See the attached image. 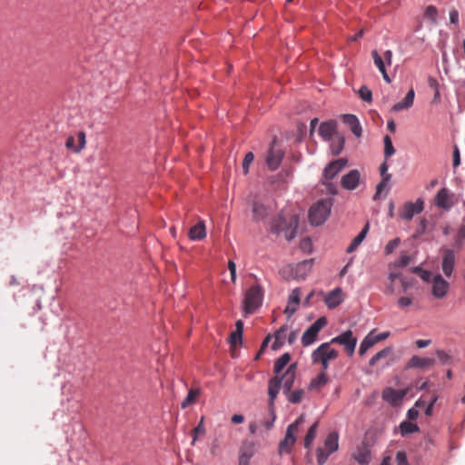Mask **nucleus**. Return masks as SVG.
I'll use <instances>...</instances> for the list:
<instances>
[{
  "mask_svg": "<svg viewBox=\"0 0 465 465\" xmlns=\"http://www.w3.org/2000/svg\"><path fill=\"white\" fill-rule=\"evenodd\" d=\"M255 451V443L252 440H244L240 448L239 455L252 459Z\"/></svg>",
  "mask_w": 465,
  "mask_h": 465,
  "instance_id": "obj_30",
  "label": "nucleus"
},
{
  "mask_svg": "<svg viewBox=\"0 0 465 465\" xmlns=\"http://www.w3.org/2000/svg\"><path fill=\"white\" fill-rule=\"evenodd\" d=\"M287 395L288 401L291 403L297 404L302 401L304 391L302 389L296 390L293 392L285 393Z\"/></svg>",
  "mask_w": 465,
  "mask_h": 465,
  "instance_id": "obj_42",
  "label": "nucleus"
},
{
  "mask_svg": "<svg viewBox=\"0 0 465 465\" xmlns=\"http://www.w3.org/2000/svg\"><path fill=\"white\" fill-rule=\"evenodd\" d=\"M389 336H390V332L389 331H384V332H381V333H380L378 335H375V336L372 335V338L374 339V341H376V343H377L379 341H381L387 339Z\"/></svg>",
  "mask_w": 465,
  "mask_h": 465,
  "instance_id": "obj_60",
  "label": "nucleus"
},
{
  "mask_svg": "<svg viewBox=\"0 0 465 465\" xmlns=\"http://www.w3.org/2000/svg\"><path fill=\"white\" fill-rule=\"evenodd\" d=\"M289 302H293V304L300 303V289L295 288L292 290V293L289 296Z\"/></svg>",
  "mask_w": 465,
  "mask_h": 465,
  "instance_id": "obj_52",
  "label": "nucleus"
},
{
  "mask_svg": "<svg viewBox=\"0 0 465 465\" xmlns=\"http://www.w3.org/2000/svg\"><path fill=\"white\" fill-rule=\"evenodd\" d=\"M414 96H415V93H414V90L411 88L407 93L406 96L404 97V99L401 102H399L392 106L391 111L392 112H400V111L407 110V109L411 108L413 105Z\"/></svg>",
  "mask_w": 465,
  "mask_h": 465,
  "instance_id": "obj_24",
  "label": "nucleus"
},
{
  "mask_svg": "<svg viewBox=\"0 0 465 465\" xmlns=\"http://www.w3.org/2000/svg\"><path fill=\"white\" fill-rule=\"evenodd\" d=\"M383 60H385V62L391 65V59H392V52L391 50H387L385 53H384V55H383Z\"/></svg>",
  "mask_w": 465,
  "mask_h": 465,
  "instance_id": "obj_63",
  "label": "nucleus"
},
{
  "mask_svg": "<svg viewBox=\"0 0 465 465\" xmlns=\"http://www.w3.org/2000/svg\"><path fill=\"white\" fill-rule=\"evenodd\" d=\"M336 123L334 121L324 122L320 125L319 134L324 140H330L336 132Z\"/></svg>",
  "mask_w": 465,
  "mask_h": 465,
  "instance_id": "obj_25",
  "label": "nucleus"
},
{
  "mask_svg": "<svg viewBox=\"0 0 465 465\" xmlns=\"http://www.w3.org/2000/svg\"><path fill=\"white\" fill-rule=\"evenodd\" d=\"M397 465H409L407 455L404 451H398L396 454Z\"/></svg>",
  "mask_w": 465,
  "mask_h": 465,
  "instance_id": "obj_53",
  "label": "nucleus"
},
{
  "mask_svg": "<svg viewBox=\"0 0 465 465\" xmlns=\"http://www.w3.org/2000/svg\"><path fill=\"white\" fill-rule=\"evenodd\" d=\"M331 344H340L344 347L345 352L348 356H352L357 345V338L353 335L351 330H348L341 334L333 337L330 341Z\"/></svg>",
  "mask_w": 465,
  "mask_h": 465,
  "instance_id": "obj_6",
  "label": "nucleus"
},
{
  "mask_svg": "<svg viewBox=\"0 0 465 465\" xmlns=\"http://www.w3.org/2000/svg\"><path fill=\"white\" fill-rule=\"evenodd\" d=\"M262 302V292L259 286H252L244 295L243 312L244 315L252 314L261 305Z\"/></svg>",
  "mask_w": 465,
  "mask_h": 465,
  "instance_id": "obj_4",
  "label": "nucleus"
},
{
  "mask_svg": "<svg viewBox=\"0 0 465 465\" xmlns=\"http://www.w3.org/2000/svg\"><path fill=\"white\" fill-rule=\"evenodd\" d=\"M360 97L365 101L370 103L371 101V92L366 86H361L359 90Z\"/></svg>",
  "mask_w": 465,
  "mask_h": 465,
  "instance_id": "obj_47",
  "label": "nucleus"
},
{
  "mask_svg": "<svg viewBox=\"0 0 465 465\" xmlns=\"http://www.w3.org/2000/svg\"><path fill=\"white\" fill-rule=\"evenodd\" d=\"M78 143L75 144V138L69 136L65 142V147L74 153H80L86 144V134L84 131H79L76 134Z\"/></svg>",
  "mask_w": 465,
  "mask_h": 465,
  "instance_id": "obj_16",
  "label": "nucleus"
},
{
  "mask_svg": "<svg viewBox=\"0 0 465 465\" xmlns=\"http://www.w3.org/2000/svg\"><path fill=\"white\" fill-rule=\"evenodd\" d=\"M430 343H431L430 340H417L416 341L417 347L420 348V349L429 346Z\"/></svg>",
  "mask_w": 465,
  "mask_h": 465,
  "instance_id": "obj_61",
  "label": "nucleus"
},
{
  "mask_svg": "<svg viewBox=\"0 0 465 465\" xmlns=\"http://www.w3.org/2000/svg\"><path fill=\"white\" fill-rule=\"evenodd\" d=\"M419 430H420L419 426L411 421L405 420L400 424V431L402 436H405V435H408L411 433H414V432H418Z\"/></svg>",
  "mask_w": 465,
  "mask_h": 465,
  "instance_id": "obj_35",
  "label": "nucleus"
},
{
  "mask_svg": "<svg viewBox=\"0 0 465 465\" xmlns=\"http://www.w3.org/2000/svg\"><path fill=\"white\" fill-rule=\"evenodd\" d=\"M449 290V283L440 274L433 276L432 279V294L436 298H443Z\"/></svg>",
  "mask_w": 465,
  "mask_h": 465,
  "instance_id": "obj_15",
  "label": "nucleus"
},
{
  "mask_svg": "<svg viewBox=\"0 0 465 465\" xmlns=\"http://www.w3.org/2000/svg\"><path fill=\"white\" fill-rule=\"evenodd\" d=\"M304 422V416L301 415L293 423L287 428L285 437L279 444V454L290 453L296 441L295 434L298 432V427Z\"/></svg>",
  "mask_w": 465,
  "mask_h": 465,
  "instance_id": "obj_5",
  "label": "nucleus"
},
{
  "mask_svg": "<svg viewBox=\"0 0 465 465\" xmlns=\"http://www.w3.org/2000/svg\"><path fill=\"white\" fill-rule=\"evenodd\" d=\"M450 21L454 25L459 23V12L457 9L453 8L450 11Z\"/></svg>",
  "mask_w": 465,
  "mask_h": 465,
  "instance_id": "obj_56",
  "label": "nucleus"
},
{
  "mask_svg": "<svg viewBox=\"0 0 465 465\" xmlns=\"http://www.w3.org/2000/svg\"><path fill=\"white\" fill-rule=\"evenodd\" d=\"M272 203H264L262 201L256 200L252 204L253 219L256 221L263 220L272 212Z\"/></svg>",
  "mask_w": 465,
  "mask_h": 465,
  "instance_id": "obj_9",
  "label": "nucleus"
},
{
  "mask_svg": "<svg viewBox=\"0 0 465 465\" xmlns=\"http://www.w3.org/2000/svg\"><path fill=\"white\" fill-rule=\"evenodd\" d=\"M408 391V389L394 390L392 388H386L382 391V399L391 405H398L407 395Z\"/></svg>",
  "mask_w": 465,
  "mask_h": 465,
  "instance_id": "obj_11",
  "label": "nucleus"
},
{
  "mask_svg": "<svg viewBox=\"0 0 465 465\" xmlns=\"http://www.w3.org/2000/svg\"><path fill=\"white\" fill-rule=\"evenodd\" d=\"M413 304V300L411 297H400L397 301V305L400 309H404Z\"/></svg>",
  "mask_w": 465,
  "mask_h": 465,
  "instance_id": "obj_49",
  "label": "nucleus"
},
{
  "mask_svg": "<svg viewBox=\"0 0 465 465\" xmlns=\"http://www.w3.org/2000/svg\"><path fill=\"white\" fill-rule=\"evenodd\" d=\"M188 236L193 241H201L206 236V229L203 221H199L189 230Z\"/></svg>",
  "mask_w": 465,
  "mask_h": 465,
  "instance_id": "obj_23",
  "label": "nucleus"
},
{
  "mask_svg": "<svg viewBox=\"0 0 465 465\" xmlns=\"http://www.w3.org/2000/svg\"><path fill=\"white\" fill-rule=\"evenodd\" d=\"M391 179V175H387L384 178H381V181L376 186V193L373 196V200L379 199L381 193L383 191L389 190V188H390L389 183H390Z\"/></svg>",
  "mask_w": 465,
  "mask_h": 465,
  "instance_id": "obj_37",
  "label": "nucleus"
},
{
  "mask_svg": "<svg viewBox=\"0 0 465 465\" xmlns=\"http://www.w3.org/2000/svg\"><path fill=\"white\" fill-rule=\"evenodd\" d=\"M339 351L331 348V344L327 341L322 343L312 353V362L314 365H320L321 370L327 371L330 366V361L338 358Z\"/></svg>",
  "mask_w": 465,
  "mask_h": 465,
  "instance_id": "obj_2",
  "label": "nucleus"
},
{
  "mask_svg": "<svg viewBox=\"0 0 465 465\" xmlns=\"http://www.w3.org/2000/svg\"><path fill=\"white\" fill-rule=\"evenodd\" d=\"M460 163V150L457 145L453 148V167H458Z\"/></svg>",
  "mask_w": 465,
  "mask_h": 465,
  "instance_id": "obj_54",
  "label": "nucleus"
},
{
  "mask_svg": "<svg viewBox=\"0 0 465 465\" xmlns=\"http://www.w3.org/2000/svg\"><path fill=\"white\" fill-rule=\"evenodd\" d=\"M438 10L434 5H428L424 11V17L431 22L437 24Z\"/></svg>",
  "mask_w": 465,
  "mask_h": 465,
  "instance_id": "obj_41",
  "label": "nucleus"
},
{
  "mask_svg": "<svg viewBox=\"0 0 465 465\" xmlns=\"http://www.w3.org/2000/svg\"><path fill=\"white\" fill-rule=\"evenodd\" d=\"M291 356L289 353L282 354L274 364V372L276 376H278L282 371L286 367V365L290 362Z\"/></svg>",
  "mask_w": 465,
  "mask_h": 465,
  "instance_id": "obj_36",
  "label": "nucleus"
},
{
  "mask_svg": "<svg viewBox=\"0 0 465 465\" xmlns=\"http://www.w3.org/2000/svg\"><path fill=\"white\" fill-rule=\"evenodd\" d=\"M399 244H400L399 238H395V239L390 241L385 246L386 253H388V254L391 253L398 247Z\"/></svg>",
  "mask_w": 465,
  "mask_h": 465,
  "instance_id": "obj_50",
  "label": "nucleus"
},
{
  "mask_svg": "<svg viewBox=\"0 0 465 465\" xmlns=\"http://www.w3.org/2000/svg\"><path fill=\"white\" fill-rule=\"evenodd\" d=\"M384 143V156L386 159L395 153V149L392 144V141L389 135H385L383 138Z\"/></svg>",
  "mask_w": 465,
  "mask_h": 465,
  "instance_id": "obj_43",
  "label": "nucleus"
},
{
  "mask_svg": "<svg viewBox=\"0 0 465 465\" xmlns=\"http://www.w3.org/2000/svg\"><path fill=\"white\" fill-rule=\"evenodd\" d=\"M351 458L360 465H369L371 460V453L369 445L366 442L359 444L351 453Z\"/></svg>",
  "mask_w": 465,
  "mask_h": 465,
  "instance_id": "obj_8",
  "label": "nucleus"
},
{
  "mask_svg": "<svg viewBox=\"0 0 465 465\" xmlns=\"http://www.w3.org/2000/svg\"><path fill=\"white\" fill-rule=\"evenodd\" d=\"M361 179V173L358 170H351L348 173L344 174L341 179V185L343 189L352 191L355 190Z\"/></svg>",
  "mask_w": 465,
  "mask_h": 465,
  "instance_id": "obj_14",
  "label": "nucleus"
},
{
  "mask_svg": "<svg viewBox=\"0 0 465 465\" xmlns=\"http://www.w3.org/2000/svg\"><path fill=\"white\" fill-rule=\"evenodd\" d=\"M282 157L283 153L281 150H275L273 147H271L266 157L268 167L272 171L276 170L281 164Z\"/></svg>",
  "mask_w": 465,
  "mask_h": 465,
  "instance_id": "obj_21",
  "label": "nucleus"
},
{
  "mask_svg": "<svg viewBox=\"0 0 465 465\" xmlns=\"http://www.w3.org/2000/svg\"><path fill=\"white\" fill-rule=\"evenodd\" d=\"M347 160L345 158H340L331 162L323 170V178L325 180L333 179L342 169L346 166Z\"/></svg>",
  "mask_w": 465,
  "mask_h": 465,
  "instance_id": "obj_12",
  "label": "nucleus"
},
{
  "mask_svg": "<svg viewBox=\"0 0 465 465\" xmlns=\"http://www.w3.org/2000/svg\"><path fill=\"white\" fill-rule=\"evenodd\" d=\"M243 322L239 320L235 322L234 330V349L242 344Z\"/></svg>",
  "mask_w": 465,
  "mask_h": 465,
  "instance_id": "obj_38",
  "label": "nucleus"
},
{
  "mask_svg": "<svg viewBox=\"0 0 465 465\" xmlns=\"http://www.w3.org/2000/svg\"><path fill=\"white\" fill-rule=\"evenodd\" d=\"M338 440L339 435L337 432L329 433L324 440V450L331 454L335 452L339 448Z\"/></svg>",
  "mask_w": 465,
  "mask_h": 465,
  "instance_id": "obj_28",
  "label": "nucleus"
},
{
  "mask_svg": "<svg viewBox=\"0 0 465 465\" xmlns=\"http://www.w3.org/2000/svg\"><path fill=\"white\" fill-rule=\"evenodd\" d=\"M435 364V360L429 357L412 356L408 362L407 368L427 369Z\"/></svg>",
  "mask_w": 465,
  "mask_h": 465,
  "instance_id": "obj_19",
  "label": "nucleus"
},
{
  "mask_svg": "<svg viewBox=\"0 0 465 465\" xmlns=\"http://www.w3.org/2000/svg\"><path fill=\"white\" fill-rule=\"evenodd\" d=\"M344 300V293L341 288H335L324 297V302L330 309L338 307Z\"/></svg>",
  "mask_w": 465,
  "mask_h": 465,
  "instance_id": "obj_17",
  "label": "nucleus"
},
{
  "mask_svg": "<svg viewBox=\"0 0 465 465\" xmlns=\"http://www.w3.org/2000/svg\"><path fill=\"white\" fill-rule=\"evenodd\" d=\"M376 344V341L372 338V332L369 333L361 341L359 348V354L363 356L369 349Z\"/></svg>",
  "mask_w": 465,
  "mask_h": 465,
  "instance_id": "obj_34",
  "label": "nucleus"
},
{
  "mask_svg": "<svg viewBox=\"0 0 465 465\" xmlns=\"http://www.w3.org/2000/svg\"><path fill=\"white\" fill-rule=\"evenodd\" d=\"M317 428H318V421L314 422L308 430L307 434L304 439V447L305 448L308 449L312 445V443L316 436Z\"/></svg>",
  "mask_w": 465,
  "mask_h": 465,
  "instance_id": "obj_40",
  "label": "nucleus"
},
{
  "mask_svg": "<svg viewBox=\"0 0 465 465\" xmlns=\"http://www.w3.org/2000/svg\"><path fill=\"white\" fill-rule=\"evenodd\" d=\"M407 416L409 420H414L419 417V411L415 408H411L408 411Z\"/></svg>",
  "mask_w": 465,
  "mask_h": 465,
  "instance_id": "obj_59",
  "label": "nucleus"
},
{
  "mask_svg": "<svg viewBox=\"0 0 465 465\" xmlns=\"http://www.w3.org/2000/svg\"><path fill=\"white\" fill-rule=\"evenodd\" d=\"M287 331V326L283 325L279 330H277L274 333V343L272 344V349L277 350L279 346H281L283 343L284 338H285V332Z\"/></svg>",
  "mask_w": 465,
  "mask_h": 465,
  "instance_id": "obj_39",
  "label": "nucleus"
},
{
  "mask_svg": "<svg viewBox=\"0 0 465 465\" xmlns=\"http://www.w3.org/2000/svg\"><path fill=\"white\" fill-rule=\"evenodd\" d=\"M201 394V390L199 388L191 389L188 391L187 396L181 402V407L185 409L190 405L193 404L196 401L197 397Z\"/></svg>",
  "mask_w": 465,
  "mask_h": 465,
  "instance_id": "obj_31",
  "label": "nucleus"
},
{
  "mask_svg": "<svg viewBox=\"0 0 465 465\" xmlns=\"http://www.w3.org/2000/svg\"><path fill=\"white\" fill-rule=\"evenodd\" d=\"M380 173L381 178H384L387 175H391V173H388V164L386 161H384L381 166H380Z\"/></svg>",
  "mask_w": 465,
  "mask_h": 465,
  "instance_id": "obj_58",
  "label": "nucleus"
},
{
  "mask_svg": "<svg viewBox=\"0 0 465 465\" xmlns=\"http://www.w3.org/2000/svg\"><path fill=\"white\" fill-rule=\"evenodd\" d=\"M330 180H325L322 183L325 185L326 187V190L327 192L331 194V195H335L337 194L338 193V190H337V187L336 185L331 183V182H329Z\"/></svg>",
  "mask_w": 465,
  "mask_h": 465,
  "instance_id": "obj_51",
  "label": "nucleus"
},
{
  "mask_svg": "<svg viewBox=\"0 0 465 465\" xmlns=\"http://www.w3.org/2000/svg\"><path fill=\"white\" fill-rule=\"evenodd\" d=\"M330 381V378L327 374V371L321 370L318 375L313 378L308 389L313 391H320Z\"/></svg>",
  "mask_w": 465,
  "mask_h": 465,
  "instance_id": "obj_20",
  "label": "nucleus"
},
{
  "mask_svg": "<svg viewBox=\"0 0 465 465\" xmlns=\"http://www.w3.org/2000/svg\"><path fill=\"white\" fill-rule=\"evenodd\" d=\"M332 206L331 199H322L314 203L309 211V220L312 225H321L328 218Z\"/></svg>",
  "mask_w": 465,
  "mask_h": 465,
  "instance_id": "obj_3",
  "label": "nucleus"
},
{
  "mask_svg": "<svg viewBox=\"0 0 465 465\" xmlns=\"http://www.w3.org/2000/svg\"><path fill=\"white\" fill-rule=\"evenodd\" d=\"M282 385V380L279 376L272 378L269 381L268 394L270 398V405L273 404L275 398L277 397Z\"/></svg>",
  "mask_w": 465,
  "mask_h": 465,
  "instance_id": "obj_27",
  "label": "nucleus"
},
{
  "mask_svg": "<svg viewBox=\"0 0 465 465\" xmlns=\"http://www.w3.org/2000/svg\"><path fill=\"white\" fill-rule=\"evenodd\" d=\"M440 252L442 253V271L443 273L450 277L453 272L455 265V253L452 250L442 247L440 249Z\"/></svg>",
  "mask_w": 465,
  "mask_h": 465,
  "instance_id": "obj_10",
  "label": "nucleus"
},
{
  "mask_svg": "<svg viewBox=\"0 0 465 465\" xmlns=\"http://www.w3.org/2000/svg\"><path fill=\"white\" fill-rule=\"evenodd\" d=\"M312 261L305 260L296 264L294 269V276L296 278H304L312 269Z\"/></svg>",
  "mask_w": 465,
  "mask_h": 465,
  "instance_id": "obj_29",
  "label": "nucleus"
},
{
  "mask_svg": "<svg viewBox=\"0 0 465 465\" xmlns=\"http://www.w3.org/2000/svg\"><path fill=\"white\" fill-rule=\"evenodd\" d=\"M253 159H254V156H253L252 153L250 152V153L245 154V157H244L243 162H242V170H243L244 173H248L249 166L252 163Z\"/></svg>",
  "mask_w": 465,
  "mask_h": 465,
  "instance_id": "obj_48",
  "label": "nucleus"
},
{
  "mask_svg": "<svg viewBox=\"0 0 465 465\" xmlns=\"http://www.w3.org/2000/svg\"><path fill=\"white\" fill-rule=\"evenodd\" d=\"M299 304H293V302H291L288 301V304L284 310L285 313H289L290 315L293 314L297 309Z\"/></svg>",
  "mask_w": 465,
  "mask_h": 465,
  "instance_id": "obj_57",
  "label": "nucleus"
},
{
  "mask_svg": "<svg viewBox=\"0 0 465 465\" xmlns=\"http://www.w3.org/2000/svg\"><path fill=\"white\" fill-rule=\"evenodd\" d=\"M392 352V349L391 347H386L377 352L372 358L370 360L369 364L370 366H375L378 364L381 361L387 359Z\"/></svg>",
  "mask_w": 465,
  "mask_h": 465,
  "instance_id": "obj_32",
  "label": "nucleus"
},
{
  "mask_svg": "<svg viewBox=\"0 0 465 465\" xmlns=\"http://www.w3.org/2000/svg\"><path fill=\"white\" fill-rule=\"evenodd\" d=\"M422 210L423 202L419 199L415 203H405L400 215L403 220L410 221L415 214L421 213Z\"/></svg>",
  "mask_w": 465,
  "mask_h": 465,
  "instance_id": "obj_13",
  "label": "nucleus"
},
{
  "mask_svg": "<svg viewBox=\"0 0 465 465\" xmlns=\"http://www.w3.org/2000/svg\"><path fill=\"white\" fill-rule=\"evenodd\" d=\"M327 324V319L325 317H320L316 320L303 333L302 337V343L303 346H309L312 344L318 337L320 331Z\"/></svg>",
  "mask_w": 465,
  "mask_h": 465,
  "instance_id": "obj_7",
  "label": "nucleus"
},
{
  "mask_svg": "<svg viewBox=\"0 0 465 465\" xmlns=\"http://www.w3.org/2000/svg\"><path fill=\"white\" fill-rule=\"evenodd\" d=\"M331 453L325 451L323 449L319 448L316 450L317 463L318 465H323L328 460Z\"/></svg>",
  "mask_w": 465,
  "mask_h": 465,
  "instance_id": "obj_46",
  "label": "nucleus"
},
{
  "mask_svg": "<svg viewBox=\"0 0 465 465\" xmlns=\"http://www.w3.org/2000/svg\"><path fill=\"white\" fill-rule=\"evenodd\" d=\"M435 203L438 207L449 210L452 203L450 201V195L447 188L440 189L435 197Z\"/></svg>",
  "mask_w": 465,
  "mask_h": 465,
  "instance_id": "obj_22",
  "label": "nucleus"
},
{
  "mask_svg": "<svg viewBox=\"0 0 465 465\" xmlns=\"http://www.w3.org/2000/svg\"><path fill=\"white\" fill-rule=\"evenodd\" d=\"M342 144H343V140H341L336 146L332 145V148H331L332 153L335 155L339 154L341 153V151L342 150Z\"/></svg>",
  "mask_w": 465,
  "mask_h": 465,
  "instance_id": "obj_62",
  "label": "nucleus"
},
{
  "mask_svg": "<svg viewBox=\"0 0 465 465\" xmlns=\"http://www.w3.org/2000/svg\"><path fill=\"white\" fill-rule=\"evenodd\" d=\"M295 364L289 366L285 373L280 378L282 380L283 392L289 393L293 386L295 380Z\"/></svg>",
  "mask_w": 465,
  "mask_h": 465,
  "instance_id": "obj_18",
  "label": "nucleus"
},
{
  "mask_svg": "<svg viewBox=\"0 0 465 465\" xmlns=\"http://www.w3.org/2000/svg\"><path fill=\"white\" fill-rule=\"evenodd\" d=\"M251 458H246L239 455L238 465H250Z\"/></svg>",
  "mask_w": 465,
  "mask_h": 465,
  "instance_id": "obj_64",
  "label": "nucleus"
},
{
  "mask_svg": "<svg viewBox=\"0 0 465 465\" xmlns=\"http://www.w3.org/2000/svg\"><path fill=\"white\" fill-rule=\"evenodd\" d=\"M205 434V427H204V418L202 417L198 425L193 430V444H194L195 440Z\"/></svg>",
  "mask_w": 465,
  "mask_h": 465,
  "instance_id": "obj_44",
  "label": "nucleus"
},
{
  "mask_svg": "<svg viewBox=\"0 0 465 465\" xmlns=\"http://www.w3.org/2000/svg\"><path fill=\"white\" fill-rule=\"evenodd\" d=\"M371 56L373 58L375 65L378 67L380 72H383L384 70H386L385 62L376 50H373L371 52Z\"/></svg>",
  "mask_w": 465,
  "mask_h": 465,
  "instance_id": "obj_45",
  "label": "nucleus"
},
{
  "mask_svg": "<svg viewBox=\"0 0 465 465\" xmlns=\"http://www.w3.org/2000/svg\"><path fill=\"white\" fill-rule=\"evenodd\" d=\"M343 123L350 126L352 134L360 137L361 135V127L360 125L358 118L353 114H344L343 115Z\"/></svg>",
  "mask_w": 465,
  "mask_h": 465,
  "instance_id": "obj_26",
  "label": "nucleus"
},
{
  "mask_svg": "<svg viewBox=\"0 0 465 465\" xmlns=\"http://www.w3.org/2000/svg\"><path fill=\"white\" fill-rule=\"evenodd\" d=\"M299 223V218L296 214H290L288 217L283 213H279L271 223L272 233H282L287 241H292L295 235Z\"/></svg>",
  "mask_w": 465,
  "mask_h": 465,
  "instance_id": "obj_1",
  "label": "nucleus"
},
{
  "mask_svg": "<svg viewBox=\"0 0 465 465\" xmlns=\"http://www.w3.org/2000/svg\"><path fill=\"white\" fill-rule=\"evenodd\" d=\"M369 230V223H367L364 228L361 230V232L352 240L351 243L347 248L348 252H353L365 239L366 234Z\"/></svg>",
  "mask_w": 465,
  "mask_h": 465,
  "instance_id": "obj_33",
  "label": "nucleus"
},
{
  "mask_svg": "<svg viewBox=\"0 0 465 465\" xmlns=\"http://www.w3.org/2000/svg\"><path fill=\"white\" fill-rule=\"evenodd\" d=\"M436 354L442 363L447 364L449 362L450 356L444 351L438 350L436 351Z\"/></svg>",
  "mask_w": 465,
  "mask_h": 465,
  "instance_id": "obj_55",
  "label": "nucleus"
}]
</instances>
